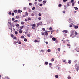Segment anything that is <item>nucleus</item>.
<instances>
[{
  "label": "nucleus",
  "instance_id": "f257e3e1",
  "mask_svg": "<svg viewBox=\"0 0 79 79\" xmlns=\"http://www.w3.org/2000/svg\"><path fill=\"white\" fill-rule=\"evenodd\" d=\"M70 37H72V38H74L76 37V35L74 34H71Z\"/></svg>",
  "mask_w": 79,
  "mask_h": 79
},
{
  "label": "nucleus",
  "instance_id": "f03ea898",
  "mask_svg": "<svg viewBox=\"0 0 79 79\" xmlns=\"http://www.w3.org/2000/svg\"><path fill=\"white\" fill-rule=\"evenodd\" d=\"M42 22L39 23L37 24V26H40V25H42Z\"/></svg>",
  "mask_w": 79,
  "mask_h": 79
},
{
  "label": "nucleus",
  "instance_id": "7ed1b4c3",
  "mask_svg": "<svg viewBox=\"0 0 79 79\" xmlns=\"http://www.w3.org/2000/svg\"><path fill=\"white\" fill-rule=\"evenodd\" d=\"M44 35H48V33H47V31H46L44 32Z\"/></svg>",
  "mask_w": 79,
  "mask_h": 79
},
{
  "label": "nucleus",
  "instance_id": "20e7f679",
  "mask_svg": "<svg viewBox=\"0 0 79 79\" xmlns=\"http://www.w3.org/2000/svg\"><path fill=\"white\" fill-rule=\"evenodd\" d=\"M63 32H65V33H68V31L66 30H64L62 31Z\"/></svg>",
  "mask_w": 79,
  "mask_h": 79
},
{
  "label": "nucleus",
  "instance_id": "39448f33",
  "mask_svg": "<svg viewBox=\"0 0 79 79\" xmlns=\"http://www.w3.org/2000/svg\"><path fill=\"white\" fill-rule=\"evenodd\" d=\"M52 40L53 41H55L56 40V38H55L53 37L52 38Z\"/></svg>",
  "mask_w": 79,
  "mask_h": 79
},
{
  "label": "nucleus",
  "instance_id": "423d86ee",
  "mask_svg": "<svg viewBox=\"0 0 79 79\" xmlns=\"http://www.w3.org/2000/svg\"><path fill=\"white\" fill-rule=\"evenodd\" d=\"M75 32L74 31H71V34H74V33H75Z\"/></svg>",
  "mask_w": 79,
  "mask_h": 79
},
{
  "label": "nucleus",
  "instance_id": "0eeeda50",
  "mask_svg": "<svg viewBox=\"0 0 79 79\" xmlns=\"http://www.w3.org/2000/svg\"><path fill=\"white\" fill-rule=\"evenodd\" d=\"M69 2H68L67 3V6H69Z\"/></svg>",
  "mask_w": 79,
  "mask_h": 79
},
{
  "label": "nucleus",
  "instance_id": "6e6552de",
  "mask_svg": "<svg viewBox=\"0 0 79 79\" xmlns=\"http://www.w3.org/2000/svg\"><path fill=\"white\" fill-rule=\"evenodd\" d=\"M22 12V10H18V13H21Z\"/></svg>",
  "mask_w": 79,
  "mask_h": 79
},
{
  "label": "nucleus",
  "instance_id": "1a4fd4ad",
  "mask_svg": "<svg viewBox=\"0 0 79 79\" xmlns=\"http://www.w3.org/2000/svg\"><path fill=\"white\" fill-rule=\"evenodd\" d=\"M68 63L69 64H71V60H69Z\"/></svg>",
  "mask_w": 79,
  "mask_h": 79
},
{
  "label": "nucleus",
  "instance_id": "9d476101",
  "mask_svg": "<svg viewBox=\"0 0 79 79\" xmlns=\"http://www.w3.org/2000/svg\"><path fill=\"white\" fill-rule=\"evenodd\" d=\"M46 1H43V4L44 5H45V3H46Z\"/></svg>",
  "mask_w": 79,
  "mask_h": 79
},
{
  "label": "nucleus",
  "instance_id": "9b49d317",
  "mask_svg": "<svg viewBox=\"0 0 79 79\" xmlns=\"http://www.w3.org/2000/svg\"><path fill=\"white\" fill-rule=\"evenodd\" d=\"M24 25L23 26H22L21 27H20V29H22L24 27Z\"/></svg>",
  "mask_w": 79,
  "mask_h": 79
},
{
  "label": "nucleus",
  "instance_id": "f8f14e48",
  "mask_svg": "<svg viewBox=\"0 0 79 79\" xmlns=\"http://www.w3.org/2000/svg\"><path fill=\"white\" fill-rule=\"evenodd\" d=\"M45 64L46 65H47V64H48V62H45Z\"/></svg>",
  "mask_w": 79,
  "mask_h": 79
},
{
  "label": "nucleus",
  "instance_id": "ddd939ff",
  "mask_svg": "<svg viewBox=\"0 0 79 79\" xmlns=\"http://www.w3.org/2000/svg\"><path fill=\"white\" fill-rule=\"evenodd\" d=\"M27 36L28 37H31V35L30 34H27Z\"/></svg>",
  "mask_w": 79,
  "mask_h": 79
},
{
  "label": "nucleus",
  "instance_id": "4468645a",
  "mask_svg": "<svg viewBox=\"0 0 79 79\" xmlns=\"http://www.w3.org/2000/svg\"><path fill=\"white\" fill-rule=\"evenodd\" d=\"M55 77L56 78H58V76L57 75H56L55 76Z\"/></svg>",
  "mask_w": 79,
  "mask_h": 79
},
{
  "label": "nucleus",
  "instance_id": "2eb2a0df",
  "mask_svg": "<svg viewBox=\"0 0 79 79\" xmlns=\"http://www.w3.org/2000/svg\"><path fill=\"white\" fill-rule=\"evenodd\" d=\"M74 28H75V29H77V28H78V26H74Z\"/></svg>",
  "mask_w": 79,
  "mask_h": 79
},
{
  "label": "nucleus",
  "instance_id": "dca6fc26",
  "mask_svg": "<svg viewBox=\"0 0 79 79\" xmlns=\"http://www.w3.org/2000/svg\"><path fill=\"white\" fill-rule=\"evenodd\" d=\"M24 40L25 42H27V40L26 38H25L24 39Z\"/></svg>",
  "mask_w": 79,
  "mask_h": 79
},
{
  "label": "nucleus",
  "instance_id": "f3484780",
  "mask_svg": "<svg viewBox=\"0 0 79 79\" xmlns=\"http://www.w3.org/2000/svg\"><path fill=\"white\" fill-rule=\"evenodd\" d=\"M18 43L19 44H21V41L18 42Z\"/></svg>",
  "mask_w": 79,
  "mask_h": 79
},
{
  "label": "nucleus",
  "instance_id": "a211bd4d",
  "mask_svg": "<svg viewBox=\"0 0 79 79\" xmlns=\"http://www.w3.org/2000/svg\"><path fill=\"white\" fill-rule=\"evenodd\" d=\"M75 35H77V31H75Z\"/></svg>",
  "mask_w": 79,
  "mask_h": 79
},
{
  "label": "nucleus",
  "instance_id": "6ab92c4d",
  "mask_svg": "<svg viewBox=\"0 0 79 79\" xmlns=\"http://www.w3.org/2000/svg\"><path fill=\"white\" fill-rule=\"evenodd\" d=\"M21 24L22 25H23L24 24V22H21Z\"/></svg>",
  "mask_w": 79,
  "mask_h": 79
},
{
  "label": "nucleus",
  "instance_id": "aec40b11",
  "mask_svg": "<svg viewBox=\"0 0 79 79\" xmlns=\"http://www.w3.org/2000/svg\"><path fill=\"white\" fill-rule=\"evenodd\" d=\"M14 12L15 13H17V10H15L14 11Z\"/></svg>",
  "mask_w": 79,
  "mask_h": 79
},
{
  "label": "nucleus",
  "instance_id": "412c9836",
  "mask_svg": "<svg viewBox=\"0 0 79 79\" xmlns=\"http://www.w3.org/2000/svg\"><path fill=\"white\" fill-rule=\"evenodd\" d=\"M41 33V35H44L45 34V33L42 32Z\"/></svg>",
  "mask_w": 79,
  "mask_h": 79
},
{
  "label": "nucleus",
  "instance_id": "4be33fe9",
  "mask_svg": "<svg viewBox=\"0 0 79 79\" xmlns=\"http://www.w3.org/2000/svg\"><path fill=\"white\" fill-rule=\"evenodd\" d=\"M67 78H68V79H71V77H69V76L68 77H67Z\"/></svg>",
  "mask_w": 79,
  "mask_h": 79
},
{
  "label": "nucleus",
  "instance_id": "5701e85b",
  "mask_svg": "<svg viewBox=\"0 0 79 79\" xmlns=\"http://www.w3.org/2000/svg\"><path fill=\"white\" fill-rule=\"evenodd\" d=\"M32 26L33 27H35V24H34L32 25Z\"/></svg>",
  "mask_w": 79,
  "mask_h": 79
},
{
  "label": "nucleus",
  "instance_id": "b1692460",
  "mask_svg": "<svg viewBox=\"0 0 79 79\" xmlns=\"http://www.w3.org/2000/svg\"><path fill=\"white\" fill-rule=\"evenodd\" d=\"M13 44H17V42H16V41H14L13 42Z\"/></svg>",
  "mask_w": 79,
  "mask_h": 79
},
{
  "label": "nucleus",
  "instance_id": "393cba45",
  "mask_svg": "<svg viewBox=\"0 0 79 79\" xmlns=\"http://www.w3.org/2000/svg\"><path fill=\"white\" fill-rule=\"evenodd\" d=\"M59 7H61V4H60L59 5H58Z\"/></svg>",
  "mask_w": 79,
  "mask_h": 79
},
{
  "label": "nucleus",
  "instance_id": "a878e982",
  "mask_svg": "<svg viewBox=\"0 0 79 79\" xmlns=\"http://www.w3.org/2000/svg\"><path fill=\"white\" fill-rule=\"evenodd\" d=\"M55 60L54 59V58H52V59H51V61H54V60Z\"/></svg>",
  "mask_w": 79,
  "mask_h": 79
},
{
  "label": "nucleus",
  "instance_id": "bb28decb",
  "mask_svg": "<svg viewBox=\"0 0 79 79\" xmlns=\"http://www.w3.org/2000/svg\"><path fill=\"white\" fill-rule=\"evenodd\" d=\"M49 67H51V66H52V63H49Z\"/></svg>",
  "mask_w": 79,
  "mask_h": 79
},
{
  "label": "nucleus",
  "instance_id": "cd10ccee",
  "mask_svg": "<svg viewBox=\"0 0 79 79\" xmlns=\"http://www.w3.org/2000/svg\"><path fill=\"white\" fill-rule=\"evenodd\" d=\"M22 32V31L21 30H20L19 31V33H20V34H21Z\"/></svg>",
  "mask_w": 79,
  "mask_h": 79
},
{
  "label": "nucleus",
  "instance_id": "c85d7f7f",
  "mask_svg": "<svg viewBox=\"0 0 79 79\" xmlns=\"http://www.w3.org/2000/svg\"><path fill=\"white\" fill-rule=\"evenodd\" d=\"M5 78H6V79H9V77L8 76L6 77H5Z\"/></svg>",
  "mask_w": 79,
  "mask_h": 79
},
{
  "label": "nucleus",
  "instance_id": "c756f323",
  "mask_svg": "<svg viewBox=\"0 0 79 79\" xmlns=\"http://www.w3.org/2000/svg\"><path fill=\"white\" fill-rule=\"evenodd\" d=\"M19 18V16L17 15V16H16V19H18V18Z\"/></svg>",
  "mask_w": 79,
  "mask_h": 79
},
{
  "label": "nucleus",
  "instance_id": "7c9ffc66",
  "mask_svg": "<svg viewBox=\"0 0 79 79\" xmlns=\"http://www.w3.org/2000/svg\"><path fill=\"white\" fill-rule=\"evenodd\" d=\"M15 26H17V27H19V24H16L15 25Z\"/></svg>",
  "mask_w": 79,
  "mask_h": 79
},
{
  "label": "nucleus",
  "instance_id": "2f4dec72",
  "mask_svg": "<svg viewBox=\"0 0 79 79\" xmlns=\"http://www.w3.org/2000/svg\"><path fill=\"white\" fill-rule=\"evenodd\" d=\"M11 37L12 38H13L14 37V35H13V34H12L11 35Z\"/></svg>",
  "mask_w": 79,
  "mask_h": 79
},
{
  "label": "nucleus",
  "instance_id": "473e14b6",
  "mask_svg": "<svg viewBox=\"0 0 79 79\" xmlns=\"http://www.w3.org/2000/svg\"><path fill=\"white\" fill-rule=\"evenodd\" d=\"M38 19L39 20H41V17H39V18H38Z\"/></svg>",
  "mask_w": 79,
  "mask_h": 79
},
{
  "label": "nucleus",
  "instance_id": "72a5a7b5",
  "mask_svg": "<svg viewBox=\"0 0 79 79\" xmlns=\"http://www.w3.org/2000/svg\"><path fill=\"white\" fill-rule=\"evenodd\" d=\"M35 10V7H33L32 8V10Z\"/></svg>",
  "mask_w": 79,
  "mask_h": 79
},
{
  "label": "nucleus",
  "instance_id": "f704fd0d",
  "mask_svg": "<svg viewBox=\"0 0 79 79\" xmlns=\"http://www.w3.org/2000/svg\"><path fill=\"white\" fill-rule=\"evenodd\" d=\"M76 70H77V71H78V70H79V69H78L77 67L76 68Z\"/></svg>",
  "mask_w": 79,
  "mask_h": 79
},
{
  "label": "nucleus",
  "instance_id": "c9c22d12",
  "mask_svg": "<svg viewBox=\"0 0 79 79\" xmlns=\"http://www.w3.org/2000/svg\"><path fill=\"white\" fill-rule=\"evenodd\" d=\"M38 15L39 16H42V14L40 13H39Z\"/></svg>",
  "mask_w": 79,
  "mask_h": 79
},
{
  "label": "nucleus",
  "instance_id": "e433bc0d",
  "mask_svg": "<svg viewBox=\"0 0 79 79\" xmlns=\"http://www.w3.org/2000/svg\"><path fill=\"white\" fill-rule=\"evenodd\" d=\"M48 52H51V50H50V49H48Z\"/></svg>",
  "mask_w": 79,
  "mask_h": 79
},
{
  "label": "nucleus",
  "instance_id": "4c0bfd02",
  "mask_svg": "<svg viewBox=\"0 0 79 79\" xmlns=\"http://www.w3.org/2000/svg\"><path fill=\"white\" fill-rule=\"evenodd\" d=\"M21 38H22V39H24V36H22L21 37Z\"/></svg>",
  "mask_w": 79,
  "mask_h": 79
},
{
  "label": "nucleus",
  "instance_id": "58836bf2",
  "mask_svg": "<svg viewBox=\"0 0 79 79\" xmlns=\"http://www.w3.org/2000/svg\"><path fill=\"white\" fill-rule=\"evenodd\" d=\"M15 34L16 35H17V34H18V32H17V31H15Z\"/></svg>",
  "mask_w": 79,
  "mask_h": 79
},
{
  "label": "nucleus",
  "instance_id": "ea45409f",
  "mask_svg": "<svg viewBox=\"0 0 79 79\" xmlns=\"http://www.w3.org/2000/svg\"><path fill=\"white\" fill-rule=\"evenodd\" d=\"M8 13L9 15H11V11H10Z\"/></svg>",
  "mask_w": 79,
  "mask_h": 79
},
{
  "label": "nucleus",
  "instance_id": "a19ab883",
  "mask_svg": "<svg viewBox=\"0 0 79 79\" xmlns=\"http://www.w3.org/2000/svg\"><path fill=\"white\" fill-rule=\"evenodd\" d=\"M70 2L71 3H73V2H74V1L73 0H71Z\"/></svg>",
  "mask_w": 79,
  "mask_h": 79
},
{
  "label": "nucleus",
  "instance_id": "79ce46f5",
  "mask_svg": "<svg viewBox=\"0 0 79 79\" xmlns=\"http://www.w3.org/2000/svg\"><path fill=\"white\" fill-rule=\"evenodd\" d=\"M28 21H29V20H31V18H28L27 19Z\"/></svg>",
  "mask_w": 79,
  "mask_h": 79
},
{
  "label": "nucleus",
  "instance_id": "37998d69",
  "mask_svg": "<svg viewBox=\"0 0 79 79\" xmlns=\"http://www.w3.org/2000/svg\"><path fill=\"white\" fill-rule=\"evenodd\" d=\"M31 16H34V14L32 13L31 14Z\"/></svg>",
  "mask_w": 79,
  "mask_h": 79
},
{
  "label": "nucleus",
  "instance_id": "c03bdc74",
  "mask_svg": "<svg viewBox=\"0 0 79 79\" xmlns=\"http://www.w3.org/2000/svg\"><path fill=\"white\" fill-rule=\"evenodd\" d=\"M74 8H75V10H78V8H77V7H74Z\"/></svg>",
  "mask_w": 79,
  "mask_h": 79
},
{
  "label": "nucleus",
  "instance_id": "a18cd8bd",
  "mask_svg": "<svg viewBox=\"0 0 79 79\" xmlns=\"http://www.w3.org/2000/svg\"><path fill=\"white\" fill-rule=\"evenodd\" d=\"M12 21H15V18H12Z\"/></svg>",
  "mask_w": 79,
  "mask_h": 79
},
{
  "label": "nucleus",
  "instance_id": "49530a36",
  "mask_svg": "<svg viewBox=\"0 0 79 79\" xmlns=\"http://www.w3.org/2000/svg\"><path fill=\"white\" fill-rule=\"evenodd\" d=\"M12 16H14V15H15V13H12Z\"/></svg>",
  "mask_w": 79,
  "mask_h": 79
},
{
  "label": "nucleus",
  "instance_id": "de8ad7c7",
  "mask_svg": "<svg viewBox=\"0 0 79 79\" xmlns=\"http://www.w3.org/2000/svg\"><path fill=\"white\" fill-rule=\"evenodd\" d=\"M13 39H14L16 40V39H17V38H16V37H14L13 38Z\"/></svg>",
  "mask_w": 79,
  "mask_h": 79
},
{
  "label": "nucleus",
  "instance_id": "09e8293b",
  "mask_svg": "<svg viewBox=\"0 0 79 79\" xmlns=\"http://www.w3.org/2000/svg\"><path fill=\"white\" fill-rule=\"evenodd\" d=\"M66 1H68V0H63V2H66Z\"/></svg>",
  "mask_w": 79,
  "mask_h": 79
},
{
  "label": "nucleus",
  "instance_id": "8fccbe9b",
  "mask_svg": "<svg viewBox=\"0 0 79 79\" xmlns=\"http://www.w3.org/2000/svg\"><path fill=\"white\" fill-rule=\"evenodd\" d=\"M29 5H30V6H31L32 5V3H29Z\"/></svg>",
  "mask_w": 79,
  "mask_h": 79
},
{
  "label": "nucleus",
  "instance_id": "3c124183",
  "mask_svg": "<svg viewBox=\"0 0 79 79\" xmlns=\"http://www.w3.org/2000/svg\"><path fill=\"white\" fill-rule=\"evenodd\" d=\"M35 42H38V41L36 40H35Z\"/></svg>",
  "mask_w": 79,
  "mask_h": 79
},
{
  "label": "nucleus",
  "instance_id": "603ef678",
  "mask_svg": "<svg viewBox=\"0 0 79 79\" xmlns=\"http://www.w3.org/2000/svg\"><path fill=\"white\" fill-rule=\"evenodd\" d=\"M63 13H66V11L65 10H64L63 11Z\"/></svg>",
  "mask_w": 79,
  "mask_h": 79
},
{
  "label": "nucleus",
  "instance_id": "864d4df0",
  "mask_svg": "<svg viewBox=\"0 0 79 79\" xmlns=\"http://www.w3.org/2000/svg\"><path fill=\"white\" fill-rule=\"evenodd\" d=\"M44 52V51L43 50H42L41 51V52Z\"/></svg>",
  "mask_w": 79,
  "mask_h": 79
},
{
  "label": "nucleus",
  "instance_id": "5fc2aeb1",
  "mask_svg": "<svg viewBox=\"0 0 79 79\" xmlns=\"http://www.w3.org/2000/svg\"><path fill=\"white\" fill-rule=\"evenodd\" d=\"M71 45L70 44H67V46L68 47H70Z\"/></svg>",
  "mask_w": 79,
  "mask_h": 79
},
{
  "label": "nucleus",
  "instance_id": "6e6d98bb",
  "mask_svg": "<svg viewBox=\"0 0 79 79\" xmlns=\"http://www.w3.org/2000/svg\"><path fill=\"white\" fill-rule=\"evenodd\" d=\"M72 25H69V27H72Z\"/></svg>",
  "mask_w": 79,
  "mask_h": 79
},
{
  "label": "nucleus",
  "instance_id": "4d7b16f0",
  "mask_svg": "<svg viewBox=\"0 0 79 79\" xmlns=\"http://www.w3.org/2000/svg\"><path fill=\"white\" fill-rule=\"evenodd\" d=\"M49 30H52V28L50 27L49 28Z\"/></svg>",
  "mask_w": 79,
  "mask_h": 79
},
{
  "label": "nucleus",
  "instance_id": "13d9d810",
  "mask_svg": "<svg viewBox=\"0 0 79 79\" xmlns=\"http://www.w3.org/2000/svg\"><path fill=\"white\" fill-rule=\"evenodd\" d=\"M72 6H74V3H73L72 4Z\"/></svg>",
  "mask_w": 79,
  "mask_h": 79
},
{
  "label": "nucleus",
  "instance_id": "bf43d9fd",
  "mask_svg": "<svg viewBox=\"0 0 79 79\" xmlns=\"http://www.w3.org/2000/svg\"><path fill=\"white\" fill-rule=\"evenodd\" d=\"M35 5H37V2H35L34 3Z\"/></svg>",
  "mask_w": 79,
  "mask_h": 79
},
{
  "label": "nucleus",
  "instance_id": "052dcab7",
  "mask_svg": "<svg viewBox=\"0 0 79 79\" xmlns=\"http://www.w3.org/2000/svg\"><path fill=\"white\" fill-rule=\"evenodd\" d=\"M63 43L64 44L65 43H66V41L65 40H64L63 41Z\"/></svg>",
  "mask_w": 79,
  "mask_h": 79
},
{
  "label": "nucleus",
  "instance_id": "680f3d73",
  "mask_svg": "<svg viewBox=\"0 0 79 79\" xmlns=\"http://www.w3.org/2000/svg\"><path fill=\"white\" fill-rule=\"evenodd\" d=\"M15 22H18V21L17 20H16L15 21H14V23H15Z\"/></svg>",
  "mask_w": 79,
  "mask_h": 79
},
{
  "label": "nucleus",
  "instance_id": "e2e57ef3",
  "mask_svg": "<svg viewBox=\"0 0 79 79\" xmlns=\"http://www.w3.org/2000/svg\"><path fill=\"white\" fill-rule=\"evenodd\" d=\"M58 51H60V48H58Z\"/></svg>",
  "mask_w": 79,
  "mask_h": 79
},
{
  "label": "nucleus",
  "instance_id": "0e129e2a",
  "mask_svg": "<svg viewBox=\"0 0 79 79\" xmlns=\"http://www.w3.org/2000/svg\"><path fill=\"white\" fill-rule=\"evenodd\" d=\"M40 6H42V4H40Z\"/></svg>",
  "mask_w": 79,
  "mask_h": 79
},
{
  "label": "nucleus",
  "instance_id": "69168bd1",
  "mask_svg": "<svg viewBox=\"0 0 79 79\" xmlns=\"http://www.w3.org/2000/svg\"><path fill=\"white\" fill-rule=\"evenodd\" d=\"M29 12H30V13H31V10H29Z\"/></svg>",
  "mask_w": 79,
  "mask_h": 79
},
{
  "label": "nucleus",
  "instance_id": "338daca9",
  "mask_svg": "<svg viewBox=\"0 0 79 79\" xmlns=\"http://www.w3.org/2000/svg\"><path fill=\"white\" fill-rule=\"evenodd\" d=\"M43 31H45V28H43L42 29Z\"/></svg>",
  "mask_w": 79,
  "mask_h": 79
},
{
  "label": "nucleus",
  "instance_id": "774afa93",
  "mask_svg": "<svg viewBox=\"0 0 79 79\" xmlns=\"http://www.w3.org/2000/svg\"><path fill=\"white\" fill-rule=\"evenodd\" d=\"M66 41H67V42H69V40H66Z\"/></svg>",
  "mask_w": 79,
  "mask_h": 79
}]
</instances>
